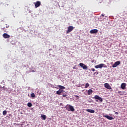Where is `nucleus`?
Instances as JSON below:
<instances>
[{
  "label": "nucleus",
  "instance_id": "f257e3e1",
  "mask_svg": "<svg viewBox=\"0 0 127 127\" xmlns=\"http://www.w3.org/2000/svg\"><path fill=\"white\" fill-rule=\"evenodd\" d=\"M65 109L67 110V111H71V112H74L75 111V109L72 105H68L65 107Z\"/></svg>",
  "mask_w": 127,
  "mask_h": 127
},
{
  "label": "nucleus",
  "instance_id": "f03ea898",
  "mask_svg": "<svg viewBox=\"0 0 127 127\" xmlns=\"http://www.w3.org/2000/svg\"><path fill=\"white\" fill-rule=\"evenodd\" d=\"M75 27H73V26H69L67 28V30L66 31V34L70 33V32L73 31Z\"/></svg>",
  "mask_w": 127,
  "mask_h": 127
},
{
  "label": "nucleus",
  "instance_id": "7ed1b4c3",
  "mask_svg": "<svg viewBox=\"0 0 127 127\" xmlns=\"http://www.w3.org/2000/svg\"><path fill=\"white\" fill-rule=\"evenodd\" d=\"M79 66H80V67H82V68L84 70H88V67L87 66V65H85V64L82 63H80L79 64Z\"/></svg>",
  "mask_w": 127,
  "mask_h": 127
},
{
  "label": "nucleus",
  "instance_id": "20e7f679",
  "mask_svg": "<svg viewBox=\"0 0 127 127\" xmlns=\"http://www.w3.org/2000/svg\"><path fill=\"white\" fill-rule=\"evenodd\" d=\"M34 4H35V8H37V7H39L41 5V2L40 1H37L36 2H34Z\"/></svg>",
  "mask_w": 127,
  "mask_h": 127
},
{
  "label": "nucleus",
  "instance_id": "39448f33",
  "mask_svg": "<svg viewBox=\"0 0 127 127\" xmlns=\"http://www.w3.org/2000/svg\"><path fill=\"white\" fill-rule=\"evenodd\" d=\"M94 99H95V100H99L100 103H102V102H103V99L98 95H95L94 97Z\"/></svg>",
  "mask_w": 127,
  "mask_h": 127
},
{
  "label": "nucleus",
  "instance_id": "423d86ee",
  "mask_svg": "<svg viewBox=\"0 0 127 127\" xmlns=\"http://www.w3.org/2000/svg\"><path fill=\"white\" fill-rule=\"evenodd\" d=\"M104 66H105V64H98L97 65H95L94 67L96 69H98V68H103V67H104Z\"/></svg>",
  "mask_w": 127,
  "mask_h": 127
},
{
  "label": "nucleus",
  "instance_id": "0eeeda50",
  "mask_svg": "<svg viewBox=\"0 0 127 127\" xmlns=\"http://www.w3.org/2000/svg\"><path fill=\"white\" fill-rule=\"evenodd\" d=\"M121 64V62L120 61H118L116 62L114 64L112 65L113 67H116L117 66H119Z\"/></svg>",
  "mask_w": 127,
  "mask_h": 127
},
{
  "label": "nucleus",
  "instance_id": "6e6552de",
  "mask_svg": "<svg viewBox=\"0 0 127 127\" xmlns=\"http://www.w3.org/2000/svg\"><path fill=\"white\" fill-rule=\"evenodd\" d=\"M104 87H105L106 89H108L109 90H111V89H112V87H111V86H110V84L107 83L104 84Z\"/></svg>",
  "mask_w": 127,
  "mask_h": 127
},
{
  "label": "nucleus",
  "instance_id": "1a4fd4ad",
  "mask_svg": "<svg viewBox=\"0 0 127 127\" xmlns=\"http://www.w3.org/2000/svg\"><path fill=\"white\" fill-rule=\"evenodd\" d=\"M98 32V29H92L90 31V33L91 34H96Z\"/></svg>",
  "mask_w": 127,
  "mask_h": 127
},
{
  "label": "nucleus",
  "instance_id": "9d476101",
  "mask_svg": "<svg viewBox=\"0 0 127 127\" xmlns=\"http://www.w3.org/2000/svg\"><path fill=\"white\" fill-rule=\"evenodd\" d=\"M3 37L5 39L9 38V37H10V36L9 35L7 34V33H4L3 34Z\"/></svg>",
  "mask_w": 127,
  "mask_h": 127
},
{
  "label": "nucleus",
  "instance_id": "9b49d317",
  "mask_svg": "<svg viewBox=\"0 0 127 127\" xmlns=\"http://www.w3.org/2000/svg\"><path fill=\"white\" fill-rule=\"evenodd\" d=\"M127 86V84L125 83H123L121 84V88L122 89H125Z\"/></svg>",
  "mask_w": 127,
  "mask_h": 127
},
{
  "label": "nucleus",
  "instance_id": "f8f14e48",
  "mask_svg": "<svg viewBox=\"0 0 127 127\" xmlns=\"http://www.w3.org/2000/svg\"><path fill=\"white\" fill-rule=\"evenodd\" d=\"M86 111L88 113H91V114H94L95 113V110L92 109H86Z\"/></svg>",
  "mask_w": 127,
  "mask_h": 127
},
{
  "label": "nucleus",
  "instance_id": "ddd939ff",
  "mask_svg": "<svg viewBox=\"0 0 127 127\" xmlns=\"http://www.w3.org/2000/svg\"><path fill=\"white\" fill-rule=\"evenodd\" d=\"M62 92H63V90L59 89V90L57 91L56 94L57 95H61V93H62Z\"/></svg>",
  "mask_w": 127,
  "mask_h": 127
},
{
  "label": "nucleus",
  "instance_id": "4468645a",
  "mask_svg": "<svg viewBox=\"0 0 127 127\" xmlns=\"http://www.w3.org/2000/svg\"><path fill=\"white\" fill-rule=\"evenodd\" d=\"M93 93V90L92 89H89L87 91V94L89 96L91 95Z\"/></svg>",
  "mask_w": 127,
  "mask_h": 127
},
{
  "label": "nucleus",
  "instance_id": "2eb2a0df",
  "mask_svg": "<svg viewBox=\"0 0 127 127\" xmlns=\"http://www.w3.org/2000/svg\"><path fill=\"white\" fill-rule=\"evenodd\" d=\"M104 118H106V119H108V120H112V117L109 116V115H105L103 116Z\"/></svg>",
  "mask_w": 127,
  "mask_h": 127
},
{
  "label": "nucleus",
  "instance_id": "dca6fc26",
  "mask_svg": "<svg viewBox=\"0 0 127 127\" xmlns=\"http://www.w3.org/2000/svg\"><path fill=\"white\" fill-rule=\"evenodd\" d=\"M58 87L60 88L59 90H63L62 89H65V87L62 85H58Z\"/></svg>",
  "mask_w": 127,
  "mask_h": 127
},
{
  "label": "nucleus",
  "instance_id": "f3484780",
  "mask_svg": "<svg viewBox=\"0 0 127 127\" xmlns=\"http://www.w3.org/2000/svg\"><path fill=\"white\" fill-rule=\"evenodd\" d=\"M27 106L28 107H29V108H31V107H32V104L30 102L28 103L27 104Z\"/></svg>",
  "mask_w": 127,
  "mask_h": 127
},
{
  "label": "nucleus",
  "instance_id": "a211bd4d",
  "mask_svg": "<svg viewBox=\"0 0 127 127\" xmlns=\"http://www.w3.org/2000/svg\"><path fill=\"white\" fill-rule=\"evenodd\" d=\"M41 117L43 119V120H46V115H42Z\"/></svg>",
  "mask_w": 127,
  "mask_h": 127
},
{
  "label": "nucleus",
  "instance_id": "6ab92c4d",
  "mask_svg": "<svg viewBox=\"0 0 127 127\" xmlns=\"http://www.w3.org/2000/svg\"><path fill=\"white\" fill-rule=\"evenodd\" d=\"M7 113V112H6V110L3 111V116H5V115H6Z\"/></svg>",
  "mask_w": 127,
  "mask_h": 127
},
{
  "label": "nucleus",
  "instance_id": "aec40b11",
  "mask_svg": "<svg viewBox=\"0 0 127 127\" xmlns=\"http://www.w3.org/2000/svg\"><path fill=\"white\" fill-rule=\"evenodd\" d=\"M89 86H90V84H89V83H86V84H85V88H88V87H89Z\"/></svg>",
  "mask_w": 127,
  "mask_h": 127
},
{
  "label": "nucleus",
  "instance_id": "412c9836",
  "mask_svg": "<svg viewBox=\"0 0 127 127\" xmlns=\"http://www.w3.org/2000/svg\"><path fill=\"white\" fill-rule=\"evenodd\" d=\"M98 74H99V71H96L94 73L93 75L96 76V75H98Z\"/></svg>",
  "mask_w": 127,
  "mask_h": 127
},
{
  "label": "nucleus",
  "instance_id": "4be33fe9",
  "mask_svg": "<svg viewBox=\"0 0 127 127\" xmlns=\"http://www.w3.org/2000/svg\"><path fill=\"white\" fill-rule=\"evenodd\" d=\"M31 96L32 97V98H34V97H35V94H34V93H32L31 94Z\"/></svg>",
  "mask_w": 127,
  "mask_h": 127
},
{
  "label": "nucleus",
  "instance_id": "5701e85b",
  "mask_svg": "<svg viewBox=\"0 0 127 127\" xmlns=\"http://www.w3.org/2000/svg\"><path fill=\"white\" fill-rule=\"evenodd\" d=\"M119 92V94H120V95H123V93H124L123 92H121V91H119V92Z\"/></svg>",
  "mask_w": 127,
  "mask_h": 127
},
{
  "label": "nucleus",
  "instance_id": "b1692460",
  "mask_svg": "<svg viewBox=\"0 0 127 127\" xmlns=\"http://www.w3.org/2000/svg\"><path fill=\"white\" fill-rule=\"evenodd\" d=\"M91 71H93V72L96 71V69H95V68H91Z\"/></svg>",
  "mask_w": 127,
  "mask_h": 127
},
{
  "label": "nucleus",
  "instance_id": "393cba45",
  "mask_svg": "<svg viewBox=\"0 0 127 127\" xmlns=\"http://www.w3.org/2000/svg\"><path fill=\"white\" fill-rule=\"evenodd\" d=\"M63 97H67V95L64 94V95H63Z\"/></svg>",
  "mask_w": 127,
  "mask_h": 127
},
{
  "label": "nucleus",
  "instance_id": "a878e982",
  "mask_svg": "<svg viewBox=\"0 0 127 127\" xmlns=\"http://www.w3.org/2000/svg\"><path fill=\"white\" fill-rule=\"evenodd\" d=\"M115 114H116V115H118L119 112H115Z\"/></svg>",
  "mask_w": 127,
  "mask_h": 127
},
{
  "label": "nucleus",
  "instance_id": "bb28decb",
  "mask_svg": "<svg viewBox=\"0 0 127 127\" xmlns=\"http://www.w3.org/2000/svg\"><path fill=\"white\" fill-rule=\"evenodd\" d=\"M75 97H76L77 98H79V96H78V95H75Z\"/></svg>",
  "mask_w": 127,
  "mask_h": 127
},
{
  "label": "nucleus",
  "instance_id": "cd10ccee",
  "mask_svg": "<svg viewBox=\"0 0 127 127\" xmlns=\"http://www.w3.org/2000/svg\"><path fill=\"white\" fill-rule=\"evenodd\" d=\"M96 102H98V100H96Z\"/></svg>",
  "mask_w": 127,
  "mask_h": 127
}]
</instances>
